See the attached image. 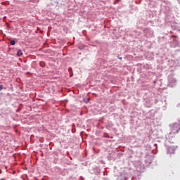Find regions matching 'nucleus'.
Masks as SVG:
<instances>
[{
  "label": "nucleus",
  "instance_id": "f257e3e1",
  "mask_svg": "<svg viewBox=\"0 0 180 180\" xmlns=\"http://www.w3.org/2000/svg\"><path fill=\"white\" fill-rule=\"evenodd\" d=\"M171 128L172 131H174V133H179L180 130V125L179 124H173L169 126Z\"/></svg>",
  "mask_w": 180,
  "mask_h": 180
},
{
  "label": "nucleus",
  "instance_id": "f03ea898",
  "mask_svg": "<svg viewBox=\"0 0 180 180\" xmlns=\"http://www.w3.org/2000/svg\"><path fill=\"white\" fill-rule=\"evenodd\" d=\"M176 148H178V146H174V145H172V146H169L168 148H167V154H175V150H176Z\"/></svg>",
  "mask_w": 180,
  "mask_h": 180
},
{
  "label": "nucleus",
  "instance_id": "7ed1b4c3",
  "mask_svg": "<svg viewBox=\"0 0 180 180\" xmlns=\"http://www.w3.org/2000/svg\"><path fill=\"white\" fill-rule=\"evenodd\" d=\"M23 55V52H22V50L19 49L17 52V56L18 57H20V56H22Z\"/></svg>",
  "mask_w": 180,
  "mask_h": 180
},
{
  "label": "nucleus",
  "instance_id": "20e7f679",
  "mask_svg": "<svg viewBox=\"0 0 180 180\" xmlns=\"http://www.w3.org/2000/svg\"><path fill=\"white\" fill-rule=\"evenodd\" d=\"M10 44L11 46H15V44H16V42L15 41V40H12V41H11Z\"/></svg>",
  "mask_w": 180,
  "mask_h": 180
},
{
  "label": "nucleus",
  "instance_id": "39448f33",
  "mask_svg": "<svg viewBox=\"0 0 180 180\" xmlns=\"http://www.w3.org/2000/svg\"><path fill=\"white\" fill-rule=\"evenodd\" d=\"M171 81H172V82H176L175 79H172L171 80H169V84H171Z\"/></svg>",
  "mask_w": 180,
  "mask_h": 180
},
{
  "label": "nucleus",
  "instance_id": "423d86ee",
  "mask_svg": "<svg viewBox=\"0 0 180 180\" xmlns=\"http://www.w3.org/2000/svg\"><path fill=\"white\" fill-rule=\"evenodd\" d=\"M4 89V86L0 85V91H2Z\"/></svg>",
  "mask_w": 180,
  "mask_h": 180
},
{
  "label": "nucleus",
  "instance_id": "0eeeda50",
  "mask_svg": "<svg viewBox=\"0 0 180 180\" xmlns=\"http://www.w3.org/2000/svg\"><path fill=\"white\" fill-rule=\"evenodd\" d=\"M172 37H176V36H175V35H173V36H172Z\"/></svg>",
  "mask_w": 180,
  "mask_h": 180
}]
</instances>
